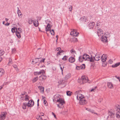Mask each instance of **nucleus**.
Segmentation results:
<instances>
[{
	"instance_id": "obj_1",
	"label": "nucleus",
	"mask_w": 120,
	"mask_h": 120,
	"mask_svg": "<svg viewBox=\"0 0 120 120\" xmlns=\"http://www.w3.org/2000/svg\"><path fill=\"white\" fill-rule=\"evenodd\" d=\"M82 91L79 90L76 91L75 95L76 96L77 99L79 100V103L80 105H84L87 103L84 96L82 94Z\"/></svg>"
},
{
	"instance_id": "obj_2",
	"label": "nucleus",
	"mask_w": 120,
	"mask_h": 120,
	"mask_svg": "<svg viewBox=\"0 0 120 120\" xmlns=\"http://www.w3.org/2000/svg\"><path fill=\"white\" fill-rule=\"evenodd\" d=\"M83 56L85 61H89L90 62H93L94 61V58H93L92 56L90 57L89 55L85 54L83 55Z\"/></svg>"
},
{
	"instance_id": "obj_3",
	"label": "nucleus",
	"mask_w": 120,
	"mask_h": 120,
	"mask_svg": "<svg viewBox=\"0 0 120 120\" xmlns=\"http://www.w3.org/2000/svg\"><path fill=\"white\" fill-rule=\"evenodd\" d=\"M57 102L59 103V104H57V106L59 108H63L64 107L63 105L65 104V102L64 99L62 98H60V99L57 101Z\"/></svg>"
},
{
	"instance_id": "obj_4",
	"label": "nucleus",
	"mask_w": 120,
	"mask_h": 120,
	"mask_svg": "<svg viewBox=\"0 0 120 120\" xmlns=\"http://www.w3.org/2000/svg\"><path fill=\"white\" fill-rule=\"evenodd\" d=\"M88 80V78L86 77L82 76L80 79L78 80V82L82 84L87 82Z\"/></svg>"
},
{
	"instance_id": "obj_5",
	"label": "nucleus",
	"mask_w": 120,
	"mask_h": 120,
	"mask_svg": "<svg viewBox=\"0 0 120 120\" xmlns=\"http://www.w3.org/2000/svg\"><path fill=\"white\" fill-rule=\"evenodd\" d=\"M102 56V55L101 53L99 52L97 53L94 57H92L94 58V60L96 61H98L100 60L101 58V57Z\"/></svg>"
},
{
	"instance_id": "obj_6",
	"label": "nucleus",
	"mask_w": 120,
	"mask_h": 120,
	"mask_svg": "<svg viewBox=\"0 0 120 120\" xmlns=\"http://www.w3.org/2000/svg\"><path fill=\"white\" fill-rule=\"evenodd\" d=\"M73 30L71 31L70 33L71 35L72 36H75V37L78 36L79 33L78 32L76 29H72Z\"/></svg>"
},
{
	"instance_id": "obj_7",
	"label": "nucleus",
	"mask_w": 120,
	"mask_h": 120,
	"mask_svg": "<svg viewBox=\"0 0 120 120\" xmlns=\"http://www.w3.org/2000/svg\"><path fill=\"white\" fill-rule=\"evenodd\" d=\"M54 99H53V101L55 102H57V101H58L59 99H60L61 96L59 95L56 94L54 96Z\"/></svg>"
},
{
	"instance_id": "obj_8",
	"label": "nucleus",
	"mask_w": 120,
	"mask_h": 120,
	"mask_svg": "<svg viewBox=\"0 0 120 120\" xmlns=\"http://www.w3.org/2000/svg\"><path fill=\"white\" fill-rule=\"evenodd\" d=\"M34 102L33 100L29 101L27 103V106L28 107H31L34 105Z\"/></svg>"
},
{
	"instance_id": "obj_9",
	"label": "nucleus",
	"mask_w": 120,
	"mask_h": 120,
	"mask_svg": "<svg viewBox=\"0 0 120 120\" xmlns=\"http://www.w3.org/2000/svg\"><path fill=\"white\" fill-rule=\"evenodd\" d=\"M85 68V64H82L81 66H76V69L77 70H79L81 69H84Z\"/></svg>"
},
{
	"instance_id": "obj_10",
	"label": "nucleus",
	"mask_w": 120,
	"mask_h": 120,
	"mask_svg": "<svg viewBox=\"0 0 120 120\" xmlns=\"http://www.w3.org/2000/svg\"><path fill=\"white\" fill-rule=\"evenodd\" d=\"M97 33L98 36H101L103 35V32L102 30L101 29H99L97 30Z\"/></svg>"
},
{
	"instance_id": "obj_11",
	"label": "nucleus",
	"mask_w": 120,
	"mask_h": 120,
	"mask_svg": "<svg viewBox=\"0 0 120 120\" xmlns=\"http://www.w3.org/2000/svg\"><path fill=\"white\" fill-rule=\"evenodd\" d=\"M6 114V113L5 112H1L0 117V119L2 120H4L5 118Z\"/></svg>"
},
{
	"instance_id": "obj_12",
	"label": "nucleus",
	"mask_w": 120,
	"mask_h": 120,
	"mask_svg": "<svg viewBox=\"0 0 120 120\" xmlns=\"http://www.w3.org/2000/svg\"><path fill=\"white\" fill-rule=\"evenodd\" d=\"M107 57V56L106 54H103L101 57V60L103 62L106 61Z\"/></svg>"
},
{
	"instance_id": "obj_13",
	"label": "nucleus",
	"mask_w": 120,
	"mask_h": 120,
	"mask_svg": "<svg viewBox=\"0 0 120 120\" xmlns=\"http://www.w3.org/2000/svg\"><path fill=\"white\" fill-rule=\"evenodd\" d=\"M46 78V76L45 75H42L40 76L39 78V80L41 81L45 80Z\"/></svg>"
},
{
	"instance_id": "obj_14",
	"label": "nucleus",
	"mask_w": 120,
	"mask_h": 120,
	"mask_svg": "<svg viewBox=\"0 0 120 120\" xmlns=\"http://www.w3.org/2000/svg\"><path fill=\"white\" fill-rule=\"evenodd\" d=\"M75 57L73 56L70 57L68 59L69 61L71 63L74 62L75 60Z\"/></svg>"
},
{
	"instance_id": "obj_15",
	"label": "nucleus",
	"mask_w": 120,
	"mask_h": 120,
	"mask_svg": "<svg viewBox=\"0 0 120 120\" xmlns=\"http://www.w3.org/2000/svg\"><path fill=\"white\" fill-rule=\"evenodd\" d=\"M52 26L51 25H47V26L45 27V31L46 32L49 31H50Z\"/></svg>"
},
{
	"instance_id": "obj_16",
	"label": "nucleus",
	"mask_w": 120,
	"mask_h": 120,
	"mask_svg": "<svg viewBox=\"0 0 120 120\" xmlns=\"http://www.w3.org/2000/svg\"><path fill=\"white\" fill-rule=\"evenodd\" d=\"M107 38L106 37L103 35L101 37V40L103 42H107Z\"/></svg>"
},
{
	"instance_id": "obj_17",
	"label": "nucleus",
	"mask_w": 120,
	"mask_h": 120,
	"mask_svg": "<svg viewBox=\"0 0 120 120\" xmlns=\"http://www.w3.org/2000/svg\"><path fill=\"white\" fill-rule=\"evenodd\" d=\"M5 73L4 70L2 68H0V78Z\"/></svg>"
},
{
	"instance_id": "obj_18",
	"label": "nucleus",
	"mask_w": 120,
	"mask_h": 120,
	"mask_svg": "<svg viewBox=\"0 0 120 120\" xmlns=\"http://www.w3.org/2000/svg\"><path fill=\"white\" fill-rule=\"evenodd\" d=\"M41 58H35V59L34 60L32 61V63L33 64H35L38 62L39 61V59H40Z\"/></svg>"
},
{
	"instance_id": "obj_19",
	"label": "nucleus",
	"mask_w": 120,
	"mask_h": 120,
	"mask_svg": "<svg viewBox=\"0 0 120 120\" xmlns=\"http://www.w3.org/2000/svg\"><path fill=\"white\" fill-rule=\"evenodd\" d=\"M114 110L112 109H111L108 111V115L110 116H111L114 115Z\"/></svg>"
},
{
	"instance_id": "obj_20",
	"label": "nucleus",
	"mask_w": 120,
	"mask_h": 120,
	"mask_svg": "<svg viewBox=\"0 0 120 120\" xmlns=\"http://www.w3.org/2000/svg\"><path fill=\"white\" fill-rule=\"evenodd\" d=\"M95 23L94 22L90 23L88 24V26L90 29L93 28L94 27Z\"/></svg>"
},
{
	"instance_id": "obj_21",
	"label": "nucleus",
	"mask_w": 120,
	"mask_h": 120,
	"mask_svg": "<svg viewBox=\"0 0 120 120\" xmlns=\"http://www.w3.org/2000/svg\"><path fill=\"white\" fill-rule=\"evenodd\" d=\"M17 13L18 14V16L19 17L21 18L22 17V14L20 10H17Z\"/></svg>"
},
{
	"instance_id": "obj_22",
	"label": "nucleus",
	"mask_w": 120,
	"mask_h": 120,
	"mask_svg": "<svg viewBox=\"0 0 120 120\" xmlns=\"http://www.w3.org/2000/svg\"><path fill=\"white\" fill-rule=\"evenodd\" d=\"M104 34L105 35L104 36L106 37L107 38H109L110 36V34L107 31H105Z\"/></svg>"
},
{
	"instance_id": "obj_23",
	"label": "nucleus",
	"mask_w": 120,
	"mask_h": 120,
	"mask_svg": "<svg viewBox=\"0 0 120 120\" xmlns=\"http://www.w3.org/2000/svg\"><path fill=\"white\" fill-rule=\"evenodd\" d=\"M34 20L32 18H30L28 19L27 22L30 24H32Z\"/></svg>"
},
{
	"instance_id": "obj_24",
	"label": "nucleus",
	"mask_w": 120,
	"mask_h": 120,
	"mask_svg": "<svg viewBox=\"0 0 120 120\" xmlns=\"http://www.w3.org/2000/svg\"><path fill=\"white\" fill-rule=\"evenodd\" d=\"M33 24L34 26L35 27H37L38 25V21L36 20H34Z\"/></svg>"
},
{
	"instance_id": "obj_25",
	"label": "nucleus",
	"mask_w": 120,
	"mask_h": 120,
	"mask_svg": "<svg viewBox=\"0 0 120 120\" xmlns=\"http://www.w3.org/2000/svg\"><path fill=\"white\" fill-rule=\"evenodd\" d=\"M80 19L81 20H82V22H86L87 21V19L86 17L84 16L81 18Z\"/></svg>"
},
{
	"instance_id": "obj_26",
	"label": "nucleus",
	"mask_w": 120,
	"mask_h": 120,
	"mask_svg": "<svg viewBox=\"0 0 120 120\" xmlns=\"http://www.w3.org/2000/svg\"><path fill=\"white\" fill-rule=\"evenodd\" d=\"M108 86L110 88L112 89L113 88L112 84L111 82H108Z\"/></svg>"
},
{
	"instance_id": "obj_27",
	"label": "nucleus",
	"mask_w": 120,
	"mask_h": 120,
	"mask_svg": "<svg viewBox=\"0 0 120 120\" xmlns=\"http://www.w3.org/2000/svg\"><path fill=\"white\" fill-rule=\"evenodd\" d=\"M79 60L80 62H82L84 60L83 56H80L79 58Z\"/></svg>"
},
{
	"instance_id": "obj_28",
	"label": "nucleus",
	"mask_w": 120,
	"mask_h": 120,
	"mask_svg": "<svg viewBox=\"0 0 120 120\" xmlns=\"http://www.w3.org/2000/svg\"><path fill=\"white\" fill-rule=\"evenodd\" d=\"M116 108H115L118 111H120V106L117 104L115 106Z\"/></svg>"
},
{
	"instance_id": "obj_29",
	"label": "nucleus",
	"mask_w": 120,
	"mask_h": 120,
	"mask_svg": "<svg viewBox=\"0 0 120 120\" xmlns=\"http://www.w3.org/2000/svg\"><path fill=\"white\" fill-rule=\"evenodd\" d=\"M17 31V29L15 27H14L11 29V31L13 33L16 32Z\"/></svg>"
},
{
	"instance_id": "obj_30",
	"label": "nucleus",
	"mask_w": 120,
	"mask_h": 120,
	"mask_svg": "<svg viewBox=\"0 0 120 120\" xmlns=\"http://www.w3.org/2000/svg\"><path fill=\"white\" fill-rule=\"evenodd\" d=\"M27 106V104L26 103H24L22 105V108L24 109H26V107Z\"/></svg>"
},
{
	"instance_id": "obj_31",
	"label": "nucleus",
	"mask_w": 120,
	"mask_h": 120,
	"mask_svg": "<svg viewBox=\"0 0 120 120\" xmlns=\"http://www.w3.org/2000/svg\"><path fill=\"white\" fill-rule=\"evenodd\" d=\"M120 65V63L119 62L116 63L115 64L112 65V67L113 68H116L118 66H119Z\"/></svg>"
},
{
	"instance_id": "obj_32",
	"label": "nucleus",
	"mask_w": 120,
	"mask_h": 120,
	"mask_svg": "<svg viewBox=\"0 0 120 120\" xmlns=\"http://www.w3.org/2000/svg\"><path fill=\"white\" fill-rule=\"evenodd\" d=\"M96 25L98 27V28L100 27L101 26V22H100L98 21Z\"/></svg>"
},
{
	"instance_id": "obj_33",
	"label": "nucleus",
	"mask_w": 120,
	"mask_h": 120,
	"mask_svg": "<svg viewBox=\"0 0 120 120\" xmlns=\"http://www.w3.org/2000/svg\"><path fill=\"white\" fill-rule=\"evenodd\" d=\"M70 52L71 53L73 54V55H72V56H75V54H76V52L75 50H74V49H72L70 51Z\"/></svg>"
},
{
	"instance_id": "obj_34",
	"label": "nucleus",
	"mask_w": 120,
	"mask_h": 120,
	"mask_svg": "<svg viewBox=\"0 0 120 120\" xmlns=\"http://www.w3.org/2000/svg\"><path fill=\"white\" fill-rule=\"evenodd\" d=\"M39 89L40 90L41 92L43 93L44 92V88L42 86H39L38 87Z\"/></svg>"
},
{
	"instance_id": "obj_35",
	"label": "nucleus",
	"mask_w": 120,
	"mask_h": 120,
	"mask_svg": "<svg viewBox=\"0 0 120 120\" xmlns=\"http://www.w3.org/2000/svg\"><path fill=\"white\" fill-rule=\"evenodd\" d=\"M60 69L61 71L62 74H63V70L64 68V66L63 65H60Z\"/></svg>"
},
{
	"instance_id": "obj_36",
	"label": "nucleus",
	"mask_w": 120,
	"mask_h": 120,
	"mask_svg": "<svg viewBox=\"0 0 120 120\" xmlns=\"http://www.w3.org/2000/svg\"><path fill=\"white\" fill-rule=\"evenodd\" d=\"M16 36H17V37L18 38H21V36L20 33H18L17 32H16Z\"/></svg>"
},
{
	"instance_id": "obj_37",
	"label": "nucleus",
	"mask_w": 120,
	"mask_h": 120,
	"mask_svg": "<svg viewBox=\"0 0 120 120\" xmlns=\"http://www.w3.org/2000/svg\"><path fill=\"white\" fill-rule=\"evenodd\" d=\"M71 76V74L70 73L67 74L65 76V78L66 79H68L70 78Z\"/></svg>"
},
{
	"instance_id": "obj_38",
	"label": "nucleus",
	"mask_w": 120,
	"mask_h": 120,
	"mask_svg": "<svg viewBox=\"0 0 120 120\" xmlns=\"http://www.w3.org/2000/svg\"><path fill=\"white\" fill-rule=\"evenodd\" d=\"M72 6L71 5H69L68 6V8L69 10V11L71 13L72 10Z\"/></svg>"
},
{
	"instance_id": "obj_39",
	"label": "nucleus",
	"mask_w": 120,
	"mask_h": 120,
	"mask_svg": "<svg viewBox=\"0 0 120 120\" xmlns=\"http://www.w3.org/2000/svg\"><path fill=\"white\" fill-rule=\"evenodd\" d=\"M12 63V61L11 58L9 59V62L8 63V64L9 65H10Z\"/></svg>"
},
{
	"instance_id": "obj_40",
	"label": "nucleus",
	"mask_w": 120,
	"mask_h": 120,
	"mask_svg": "<svg viewBox=\"0 0 120 120\" xmlns=\"http://www.w3.org/2000/svg\"><path fill=\"white\" fill-rule=\"evenodd\" d=\"M116 117L118 118L120 117V112H119V111H118V112L116 113Z\"/></svg>"
},
{
	"instance_id": "obj_41",
	"label": "nucleus",
	"mask_w": 120,
	"mask_h": 120,
	"mask_svg": "<svg viewBox=\"0 0 120 120\" xmlns=\"http://www.w3.org/2000/svg\"><path fill=\"white\" fill-rule=\"evenodd\" d=\"M45 22L47 25H50V24L51 23V22L49 20H47L45 21Z\"/></svg>"
},
{
	"instance_id": "obj_42",
	"label": "nucleus",
	"mask_w": 120,
	"mask_h": 120,
	"mask_svg": "<svg viewBox=\"0 0 120 120\" xmlns=\"http://www.w3.org/2000/svg\"><path fill=\"white\" fill-rule=\"evenodd\" d=\"M68 57L66 56H64L62 58V60L64 61H66L67 60Z\"/></svg>"
},
{
	"instance_id": "obj_43",
	"label": "nucleus",
	"mask_w": 120,
	"mask_h": 120,
	"mask_svg": "<svg viewBox=\"0 0 120 120\" xmlns=\"http://www.w3.org/2000/svg\"><path fill=\"white\" fill-rule=\"evenodd\" d=\"M71 92L69 91H68L66 92L67 95L68 96H70L71 95Z\"/></svg>"
},
{
	"instance_id": "obj_44",
	"label": "nucleus",
	"mask_w": 120,
	"mask_h": 120,
	"mask_svg": "<svg viewBox=\"0 0 120 120\" xmlns=\"http://www.w3.org/2000/svg\"><path fill=\"white\" fill-rule=\"evenodd\" d=\"M38 79V77H37L35 78H34L33 80V82H34L37 81Z\"/></svg>"
},
{
	"instance_id": "obj_45",
	"label": "nucleus",
	"mask_w": 120,
	"mask_h": 120,
	"mask_svg": "<svg viewBox=\"0 0 120 120\" xmlns=\"http://www.w3.org/2000/svg\"><path fill=\"white\" fill-rule=\"evenodd\" d=\"M16 52V49L15 48L12 49L11 52L12 53H14Z\"/></svg>"
},
{
	"instance_id": "obj_46",
	"label": "nucleus",
	"mask_w": 120,
	"mask_h": 120,
	"mask_svg": "<svg viewBox=\"0 0 120 120\" xmlns=\"http://www.w3.org/2000/svg\"><path fill=\"white\" fill-rule=\"evenodd\" d=\"M16 32L21 33L22 32L21 29V28H19L17 29V31Z\"/></svg>"
},
{
	"instance_id": "obj_47",
	"label": "nucleus",
	"mask_w": 120,
	"mask_h": 120,
	"mask_svg": "<svg viewBox=\"0 0 120 120\" xmlns=\"http://www.w3.org/2000/svg\"><path fill=\"white\" fill-rule=\"evenodd\" d=\"M4 53V52L3 50H0V56L3 55Z\"/></svg>"
},
{
	"instance_id": "obj_48",
	"label": "nucleus",
	"mask_w": 120,
	"mask_h": 120,
	"mask_svg": "<svg viewBox=\"0 0 120 120\" xmlns=\"http://www.w3.org/2000/svg\"><path fill=\"white\" fill-rule=\"evenodd\" d=\"M29 96L27 95H26L25 96V100L26 101H28L29 100Z\"/></svg>"
},
{
	"instance_id": "obj_49",
	"label": "nucleus",
	"mask_w": 120,
	"mask_h": 120,
	"mask_svg": "<svg viewBox=\"0 0 120 120\" xmlns=\"http://www.w3.org/2000/svg\"><path fill=\"white\" fill-rule=\"evenodd\" d=\"M49 31H50V33L51 34L53 35L54 34V32L53 29L51 30H50Z\"/></svg>"
},
{
	"instance_id": "obj_50",
	"label": "nucleus",
	"mask_w": 120,
	"mask_h": 120,
	"mask_svg": "<svg viewBox=\"0 0 120 120\" xmlns=\"http://www.w3.org/2000/svg\"><path fill=\"white\" fill-rule=\"evenodd\" d=\"M36 118L38 120H42L41 116L39 115V116H37Z\"/></svg>"
},
{
	"instance_id": "obj_51",
	"label": "nucleus",
	"mask_w": 120,
	"mask_h": 120,
	"mask_svg": "<svg viewBox=\"0 0 120 120\" xmlns=\"http://www.w3.org/2000/svg\"><path fill=\"white\" fill-rule=\"evenodd\" d=\"M34 74L35 75H39L41 74L40 72V71L35 72Z\"/></svg>"
},
{
	"instance_id": "obj_52",
	"label": "nucleus",
	"mask_w": 120,
	"mask_h": 120,
	"mask_svg": "<svg viewBox=\"0 0 120 120\" xmlns=\"http://www.w3.org/2000/svg\"><path fill=\"white\" fill-rule=\"evenodd\" d=\"M97 88V86H95L91 90V91H95V90Z\"/></svg>"
},
{
	"instance_id": "obj_53",
	"label": "nucleus",
	"mask_w": 120,
	"mask_h": 120,
	"mask_svg": "<svg viewBox=\"0 0 120 120\" xmlns=\"http://www.w3.org/2000/svg\"><path fill=\"white\" fill-rule=\"evenodd\" d=\"M63 82V80H60L58 81V83L60 84H62Z\"/></svg>"
},
{
	"instance_id": "obj_54",
	"label": "nucleus",
	"mask_w": 120,
	"mask_h": 120,
	"mask_svg": "<svg viewBox=\"0 0 120 120\" xmlns=\"http://www.w3.org/2000/svg\"><path fill=\"white\" fill-rule=\"evenodd\" d=\"M40 74H41V73L44 74L45 73V71L44 70H40Z\"/></svg>"
},
{
	"instance_id": "obj_55",
	"label": "nucleus",
	"mask_w": 120,
	"mask_h": 120,
	"mask_svg": "<svg viewBox=\"0 0 120 120\" xmlns=\"http://www.w3.org/2000/svg\"><path fill=\"white\" fill-rule=\"evenodd\" d=\"M13 66V67L15 69V70L17 71L18 70V69L17 68V65H14V66Z\"/></svg>"
},
{
	"instance_id": "obj_56",
	"label": "nucleus",
	"mask_w": 120,
	"mask_h": 120,
	"mask_svg": "<svg viewBox=\"0 0 120 120\" xmlns=\"http://www.w3.org/2000/svg\"><path fill=\"white\" fill-rule=\"evenodd\" d=\"M90 112H91L92 113H94V114H95L97 115V113L94 112V111L92 110H91Z\"/></svg>"
},
{
	"instance_id": "obj_57",
	"label": "nucleus",
	"mask_w": 120,
	"mask_h": 120,
	"mask_svg": "<svg viewBox=\"0 0 120 120\" xmlns=\"http://www.w3.org/2000/svg\"><path fill=\"white\" fill-rule=\"evenodd\" d=\"M23 95H22L21 96V98H20L22 100H23L24 97V96H23Z\"/></svg>"
},
{
	"instance_id": "obj_58",
	"label": "nucleus",
	"mask_w": 120,
	"mask_h": 120,
	"mask_svg": "<svg viewBox=\"0 0 120 120\" xmlns=\"http://www.w3.org/2000/svg\"><path fill=\"white\" fill-rule=\"evenodd\" d=\"M109 62L110 64H111L112 63V60H110L109 61Z\"/></svg>"
},
{
	"instance_id": "obj_59",
	"label": "nucleus",
	"mask_w": 120,
	"mask_h": 120,
	"mask_svg": "<svg viewBox=\"0 0 120 120\" xmlns=\"http://www.w3.org/2000/svg\"><path fill=\"white\" fill-rule=\"evenodd\" d=\"M61 53V52H60V51H59L57 53V56H58V55H60V53Z\"/></svg>"
},
{
	"instance_id": "obj_60",
	"label": "nucleus",
	"mask_w": 120,
	"mask_h": 120,
	"mask_svg": "<svg viewBox=\"0 0 120 120\" xmlns=\"http://www.w3.org/2000/svg\"><path fill=\"white\" fill-rule=\"evenodd\" d=\"M10 23L7 22V23L5 24H4V25L6 26H8L10 25Z\"/></svg>"
},
{
	"instance_id": "obj_61",
	"label": "nucleus",
	"mask_w": 120,
	"mask_h": 120,
	"mask_svg": "<svg viewBox=\"0 0 120 120\" xmlns=\"http://www.w3.org/2000/svg\"><path fill=\"white\" fill-rule=\"evenodd\" d=\"M61 49L60 47L58 48L56 50L57 51H60V50H61Z\"/></svg>"
},
{
	"instance_id": "obj_62",
	"label": "nucleus",
	"mask_w": 120,
	"mask_h": 120,
	"mask_svg": "<svg viewBox=\"0 0 120 120\" xmlns=\"http://www.w3.org/2000/svg\"><path fill=\"white\" fill-rule=\"evenodd\" d=\"M45 58L42 59V60H41L40 61V62H44V60H45Z\"/></svg>"
},
{
	"instance_id": "obj_63",
	"label": "nucleus",
	"mask_w": 120,
	"mask_h": 120,
	"mask_svg": "<svg viewBox=\"0 0 120 120\" xmlns=\"http://www.w3.org/2000/svg\"><path fill=\"white\" fill-rule=\"evenodd\" d=\"M52 114L54 116V117L55 118H56V116L55 115V114L54 113L52 112Z\"/></svg>"
},
{
	"instance_id": "obj_64",
	"label": "nucleus",
	"mask_w": 120,
	"mask_h": 120,
	"mask_svg": "<svg viewBox=\"0 0 120 120\" xmlns=\"http://www.w3.org/2000/svg\"><path fill=\"white\" fill-rule=\"evenodd\" d=\"M73 40H74V41H77V38H73Z\"/></svg>"
}]
</instances>
